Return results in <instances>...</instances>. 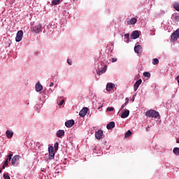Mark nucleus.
<instances>
[{"label":"nucleus","instance_id":"1","mask_svg":"<svg viewBox=\"0 0 179 179\" xmlns=\"http://www.w3.org/2000/svg\"><path fill=\"white\" fill-rule=\"evenodd\" d=\"M145 115L149 118H157V117L160 116V113L158 111L151 109L145 113Z\"/></svg>","mask_w":179,"mask_h":179},{"label":"nucleus","instance_id":"2","mask_svg":"<svg viewBox=\"0 0 179 179\" xmlns=\"http://www.w3.org/2000/svg\"><path fill=\"white\" fill-rule=\"evenodd\" d=\"M107 72V66L104 65L103 67L101 68L98 66V69H96V74L100 76L103 75V73H106Z\"/></svg>","mask_w":179,"mask_h":179},{"label":"nucleus","instance_id":"3","mask_svg":"<svg viewBox=\"0 0 179 179\" xmlns=\"http://www.w3.org/2000/svg\"><path fill=\"white\" fill-rule=\"evenodd\" d=\"M48 152H49V159L50 160H52V159L55 157V151L54 150V147L52 146L49 147Z\"/></svg>","mask_w":179,"mask_h":179},{"label":"nucleus","instance_id":"4","mask_svg":"<svg viewBox=\"0 0 179 179\" xmlns=\"http://www.w3.org/2000/svg\"><path fill=\"white\" fill-rule=\"evenodd\" d=\"M20 159V155H15L12 159H11V164L13 166H17L19 164V160Z\"/></svg>","mask_w":179,"mask_h":179},{"label":"nucleus","instance_id":"5","mask_svg":"<svg viewBox=\"0 0 179 179\" xmlns=\"http://www.w3.org/2000/svg\"><path fill=\"white\" fill-rule=\"evenodd\" d=\"M178 37H179V28L171 34V41H176V40L178 39Z\"/></svg>","mask_w":179,"mask_h":179},{"label":"nucleus","instance_id":"6","mask_svg":"<svg viewBox=\"0 0 179 179\" xmlns=\"http://www.w3.org/2000/svg\"><path fill=\"white\" fill-rule=\"evenodd\" d=\"M22 38H23V31L20 30L16 34L15 41L20 43V41H22Z\"/></svg>","mask_w":179,"mask_h":179},{"label":"nucleus","instance_id":"7","mask_svg":"<svg viewBox=\"0 0 179 179\" xmlns=\"http://www.w3.org/2000/svg\"><path fill=\"white\" fill-rule=\"evenodd\" d=\"M42 27H43V25L41 24L36 25V26L33 27L32 31H34V33H36V34H38L40 33V31H41Z\"/></svg>","mask_w":179,"mask_h":179},{"label":"nucleus","instance_id":"8","mask_svg":"<svg viewBox=\"0 0 179 179\" xmlns=\"http://www.w3.org/2000/svg\"><path fill=\"white\" fill-rule=\"evenodd\" d=\"M73 125H75V120H67L65 122V127H66V128H72Z\"/></svg>","mask_w":179,"mask_h":179},{"label":"nucleus","instance_id":"9","mask_svg":"<svg viewBox=\"0 0 179 179\" xmlns=\"http://www.w3.org/2000/svg\"><path fill=\"white\" fill-rule=\"evenodd\" d=\"M95 138L98 141H100V139H101L103 138V130H98L95 133Z\"/></svg>","mask_w":179,"mask_h":179},{"label":"nucleus","instance_id":"10","mask_svg":"<svg viewBox=\"0 0 179 179\" xmlns=\"http://www.w3.org/2000/svg\"><path fill=\"white\" fill-rule=\"evenodd\" d=\"M141 84H142V79H139L134 83V92H136V90H138V88L139 87V86H141Z\"/></svg>","mask_w":179,"mask_h":179},{"label":"nucleus","instance_id":"11","mask_svg":"<svg viewBox=\"0 0 179 179\" xmlns=\"http://www.w3.org/2000/svg\"><path fill=\"white\" fill-rule=\"evenodd\" d=\"M134 52L136 54H142V46L141 45H137L134 47Z\"/></svg>","mask_w":179,"mask_h":179},{"label":"nucleus","instance_id":"12","mask_svg":"<svg viewBox=\"0 0 179 179\" xmlns=\"http://www.w3.org/2000/svg\"><path fill=\"white\" fill-rule=\"evenodd\" d=\"M131 38H133V40L139 38V31H134L131 34Z\"/></svg>","mask_w":179,"mask_h":179},{"label":"nucleus","instance_id":"13","mask_svg":"<svg viewBox=\"0 0 179 179\" xmlns=\"http://www.w3.org/2000/svg\"><path fill=\"white\" fill-rule=\"evenodd\" d=\"M87 110H89V108H83L79 113L80 117H85V115L87 114Z\"/></svg>","mask_w":179,"mask_h":179},{"label":"nucleus","instance_id":"14","mask_svg":"<svg viewBox=\"0 0 179 179\" xmlns=\"http://www.w3.org/2000/svg\"><path fill=\"white\" fill-rule=\"evenodd\" d=\"M35 90L36 92H41L43 90V85L38 82L35 85Z\"/></svg>","mask_w":179,"mask_h":179},{"label":"nucleus","instance_id":"15","mask_svg":"<svg viewBox=\"0 0 179 179\" xmlns=\"http://www.w3.org/2000/svg\"><path fill=\"white\" fill-rule=\"evenodd\" d=\"M56 135L57 138H62V136L65 135V131L62 129L58 130L56 133Z\"/></svg>","mask_w":179,"mask_h":179},{"label":"nucleus","instance_id":"16","mask_svg":"<svg viewBox=\"0 0 179 179\" xmlns=\"http://www.w3.org/2000/svg\"><path fill=\"white\" fill-rule=\"evenodd\" d=\"M107 129H113L115 128V122H110L107 125H106Z\"/></svg>","mask_w":179,"mask_h":179},{"label":"nucleus","instance_id":"17","mask_svg":"<svg viewBox=\"0 0 179 179\" xmlns=\"http://www.w3.org/2000/svg\"><path fill=\"white\" fill-rule=\"evenodd\" d=\"M129 110H126L122 113L121 118H127V117H129Z\"/></svg>","mask_w":179,"mask_h":179},{"label":"nucleus","instance_id":"18","mask_svg":"<svg viewBox=\"0 0 179 179\" xmlns=\"http://www.w3.org/2000/svg\"><path fill=\"white\" fill-rule=\"evenodd\" d=\"M113 87H114V84H113V83H108L106 85V90H107V92H111L113 90Z\"/></svg>","mask_w":179,"mask_h":179},{"label":"nucleus","instance_id":"19","mask_svg":"<svg viewBox=\"0 0 179 179\" xmlns=\"http://www.w3.org/2000/svg\"><path fill=\"white\" fill-rule=\"evenodd\" d=\"M6 135L8 139H10L13 136V132L11 130H7Z\"/></svg>","mask_w":179,"mask_h":179},{"label":"nucleus","instance_id":"20","mask_svg":"<svg viewBox=\"0 0 179 179\" xmlns=\"http://www.w3.org/2000/svg\"><path fill=\"white\" fill-rule=\"evenodd\" d=\"M136 22H138V19L133 17L127 23L128 24H135Z\"/></svg>","mask_w":179,"mask_h":179},{"label":"nucleus","instance_id":"21","mask_svg":"<svg viewBox=\"0 0 179 179\" xmlns=\"http://www.w3.org/2000/svg\"><path fill=\"white\" fill-rule=\"evenodd\" d=\"M124 43H129V34H126L124 35Z\"/></svg>","mask_w":179,"mask_h":179},{"label":"nucleus","instance_id":"22","mask_svg":"<svg viewBox=\"0 0 179 179\" xmlns=\"http://www.w3.org/2000/svg\"><path fill=\"white\" fill-rule=\"evenodd\" d=\"M172 20H175V22H179V15L177 14H173L172 15Z\"/></svg>","mask_w":179,"mask_h":179},{"label":"nucleus","instance_id":"23","mask_svg":"<svg viewBox=\"0 0 179 179\" xmlns=\"http://www.w3.org/2000/svg\"><path fill=\"white\" fill-rule=\"evenodd\" d=\"M173 152L174 153V155H176V156H179V148L178 147L174 148L173 150Z\"/></svg>","mask_w":179,"mask_h":179},{"label":"nucleus","instance_id":"24","mask_svg":"<svg viewBox=\"0 0 179 179\" xmlns=\"http://www.w3.org/2000/svg\"><path fill=\"white\" fill-rule=\"evenodd\" d=\"M131 135H132V131H131V130H128V131L126 132L124 136H125V138H129V136H131Z\"/></svg>","mask_w":179,"mask_h":179},{"label":"nucleus","instance_id":"25","mask_svg":"<svg viewBox=\"0 0 179 179\" xmlns=\"http://www.w3.org/2000/svg\"><path fill=\"white\" fill-rule=\"evenodd\" d=\"M61 0H52V5H59Z\"/></svg>","mask_w":179,"mask_h":179},{"label":"nucleus","instance_id":"26","mask_svg":"<svg viewBox=\"0 0 179 179\" xmlns=\"http://www.w3.org/2000/svg\"><path fill=\"white\" fill-rule=\"evenodd\" d=\"M9 163V161L6 160L2 166V169L5 170V168L8 166V164Z\"/></svg>","mask_w":179,"mask_h":179},{"label":"nucleus","instance_id":"27","mask_svg":"<svg viewBox=\"0 0 179 179\" xmlns=\"http://www.w3.org/2000/svg\"><path fill=\"white\" fill-rule=\"evenodd\" d=\"M159 64V59L155 58L152 59V64L153 65H157Z\"/></svg>","mask_w":179,"mask_h":179},{"label":"nucleus","instance_id":"28","mask_svg":"<svg viewBox=\"0 0 179 179\" xmlns=\"http://www.w3.org/2000/svg\"><path fill=\"white\" fill-rule=\"evenodd\" d=\"M58 146H59V143L56 142L54 145V148H55V152H57V150H58Z\"/></svg>","mask_w":179,"mask_h":179},{"label":"nucleus","instance_id":"29","mask_svg":"<svg viewBox=\"0 0 179 179\" xmlns=\"http://www.w3.org/2000/svg\"><path fill=\"white\" fill-rule=\"evenodd\" d=\"M143 76H145V78H150V73H149V72H144L143 73Z\"/></svg>","mask_w":179,"mask_h":179},{"label":"nucleus","instance_id":"30","mask_svg":"<svg viewBox=\"0 0 179 179\" xmlns=\"http://www.w3.org/2000/svg\"><path fill=\"white\" fill-rule=\"evenodd\" d=\"M12 156H13V155L9 154V155L7 156L6 160H7L8 162H10V160H12Z\"/></svg>","mask_w":179,"mask_h":179},{"label":"nucleus","instance_id":"31","mask_svg":"<svg viewBox=\"0 0 179 179\" xmlns=\"http://www.w3.org/2000/svg\"><path fill=\"white\" fill-rule=\"evenodd\" d=\"M174 8L176 9V10H178L179 12V3H175L174 4Z\"/></svg>","mask_w":179,"mask_h":179},{"label":"nucleus","instance_id":"32","mask_svg":"<svg viewBox=\"0 0 179 179\" xmlns=\"http://www.w3.org/2000/svg\"><path fill=\"white\" fill-rule=\"evenodd\" d=\"M3 177L4 179H10V177L9 175H8V173H3Z\"/></svg>","mask_w":179,"mask_h":179},{"label":"nucleus","instance_id":"33","mask_svg":"<svg viewBox=\"0 0 179 179\" xmlns=\"http://www.w3.org/2000/svg\"><path fill=\"white\" fill-rule=\"evenodd\" d=\"M106 111H114V107H108Z\"/></svg>","mask_w":179,"mask_h":179},{"label":"nucleus","instance_id":"34","mask_svg":"<svg viewBox=\"0 0 179 179\" xmlns=\"http://www.w3.org/2000/svg\"><path fill=\"white\" fill-rule=\"evenodd\" d=\"M65 100L62 99L61 101L59 103V106H62V104H64Z\"/></svg>","mask_w":179,"mask_h":179},{"label":"nucleus","instance_id":"35","mask_svg":"<svg viewBox=\"0 0 179 179\" xmlns=\"http://www.w3.org/2000/svg\"><path fill=\"white\" fill-rule=\"evenodd\" d=\"M67 63L69 64V65H72V60L71 59H67Z\"/></svg>","mask_w":179,"mask_h":179},{"label":"nucleus","instance_id":"36","mask_svg":"<svg viewBox=\"0 0 179 179\" xmlns=\"http://www.w3.org/2000/svg\"><path fill=\"white\" fill-rule=\"evenodd\" d=\"M128 103H127L126 102L122 104L120 110H122L124 108V107H125Z\"/></svg>","mask_w":179,"mask_h":179},{"label":"nucleus","instance_id":"37","mask_svg":"<svg viewBox=\"0 0 179 179\" xmlns=\"http://www.w3.org/2000/svg\"><path fill=\"white\" fill-rule=\"evenodd\" d=\"M149 129H150V127L148 126L146 128H145V131L147 132H149Z\"/></svg>","mask_w":179,"mask_h":179},{"label":"nucleus","instance_id":"38","mask_svg":"<svg viewBox=\"0 0 179 179\" xmlns=\"http://www.w3.org/2000/svg\"><path fill=\"white\" fill-rule=\"evenodd\" d=\"M25 104H26V106H29L30 103H29V100H27L26 101H25Z\"/></svg>","mask_w":179,"mask_h":179},{"label":"nucleus","instance_id":"39","mask_svg":"<svg viewBox=\"0 0 179 179\" xmlns=\"http://www.w3.org/2000/svg\"><path fill=\"white\" fill-rule=\"evenodd\" d=\"M112 62H117V59L113 58V59H112Z\"/></svg>","mask_w":179,"mask_h":179},{"label":"nucleus","instance_id":"40","mask_svg":"<svg viewBox=\"0 0 179 179\" xmlns=\"http://www.w3.org/2000/svg\"><path fill=\"white\" fill-rule=\"evenodd\" d=\"M126 103L128 104L129 103V99L126 98Z\"/></svg>","mask_w":179,"mask_h":179},{"label":"nucleus","instance_id":"41","mask_svg":"<svg viewBox=\"0 0 179 179\" xmlns=\"http://www.w3.org/2000/svg\"><path fill=\"white\" fill-rule=\"evenodd\" d=\"M52 86H54V83H50V87H52Z\"/></svg>","mask_w":179,"mask_h":179},{"label":"nucleus","instance_id":"42","mask_svg":"<svg viewBox=\"0 0 179 179\" xmlns=\"http://www.w3.org/2000/svg\"><path fill=\"white\" fill-rule=\"evenodd\" d=\"M131 101H135V96H134L132 97Z\"/></svg>","mask_w":179,"mask_h":179},{"label":"nucleus","instance_id":"43","mask_svg":"<svg viewBox=\"0 0 179 179\" xmlns=\"http://www.w3.org/2000/svg\"><path fill=\"white\" fill-rule=\"evenodd\" d=\"M41 171H45V169L41 168Z\"/></svg>","mask_w":179,"mask_h":179},{"label":"nucleus","instance_id":"44","mask_svg":"<svg viewBox=\"0 0 179 179\" xmlns=\"http://www.w3.org/2000/svg\"><path fill=\"white\" fill-rule=\"evenodd\" d=\"M49 92H50V93H52V90L50 89Z\"/></svg>","mask_w":179,"mask_h":179},{"label":"nucleus","instance_id":"45","mask_svg":"<svg viewBox=\"0 0 179 179\" xmlns=\"http://www.w3.org/2000/svg\"><path fill=\"white\" fill-rule=\"evenodd\" d=\"M176 143H179V138H178V139H177V141H176Z\"/></svg>","mask_w":179,"mask_h":179},{"label":"nucleus","instance_id":"46","mask_svg":"<svg viewBox=\"0 0 179 179\" xmlns=\"http://www.w3.org/2000/svg\"><path fill=\"white\" fill-rule=\"evenodd\" d=\"M38 145H40V142L36 143V146Z\"/></svg>","mask_w":179,"mask_h":179},{"label":"nucleus","instance_id":"47","mask_svg":"<svg viewBox=\"0 0 179 179\" xmlns=\"http://www.w3.org/2000/svg\"><path fill=\"white\" fill-rule=\"evenodd\" d=\"M0 173H2V170L0 171Z\"/></svg>","mask_w":179,"mask_h":179},{"label":"nucleus","instance_id":"48","mask_svg":"<svg viewBox=\"0 0 179 179\" xmlns=\"http://www.w3.org/2000/svg\"><path fill=\"white\" fill-rule=\"evenodd\" d=\"M94 150H96V147L94 148Z\"/></svg>","mask_w":179,"mask_h":179}]
</instances>
